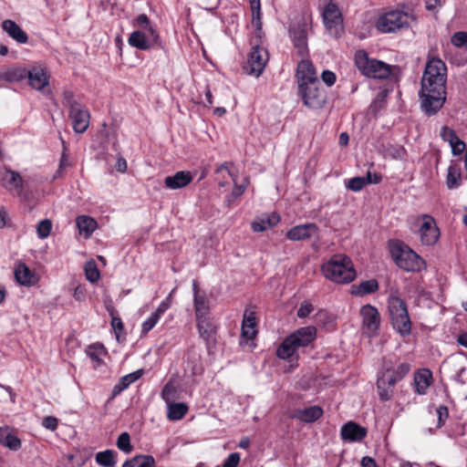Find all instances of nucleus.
Wrapping results in <instances>:
<instances>
[{
  "instance_id": "f257e3e1",
  "label": "nucleus",
  "mask_w": 467,
  "mask_h": 467,
  "mask_svg": "<svg viewBox=\"0 0 467 467\" xmlns=\"http://www.w3.org/2000/svg\"><path fill=\"white\" fill-rule=\"evenodd\" d=\"M447 67L445 63L434 57L428 61L420 81V89L439 95H447Z\"/></svg>"
},
{
  "instance_id": "f03ea898",
  "label": "nucleus",
  "mask_w": 467,
  "mask_h": 467,
  "mask_svg": "<svg viewBox=\"0 0 467 467\" xmlns=\"http://www.w3.org/2000/svg\"><path fill=\"white\" fill-rule=\"evenodd\" d=\"M321 270L326 278L337 284H348L356 277L351 259L341 254H334Z\"/></svg>"
},
{
  "instance_id": "7ed1b4c3",
  "label": "nucleus",
  "mask_w": 467,
  "mask_h": 467,
  "mask_svg": "<svg viewBox=\"0 0 467 467\" xmlns=\"http://www.w3.org/2000/svg\"><path fill=\"white\" fill-rule=\"evenodd\" d=\"M388 310L394 330L401 337L409 336L411 332V321L406 303L396 294H390L388 298Z\"/></svg>"
},
{
  "instance_id": "20e7f679",
  "label": "nucleus",
  "mask_w": 467,
  "mask_h": 467,
  "mask_svg": "<svg viewBox=\"0 0 467 467\" xmlns=\"http://www.w3.org/2000/svg\"><path fill=\"white\" fill-rule=\"evenodd\" d=\"M390 254L396 265L407 272H420L426 267L425 261L400 242L390 244Z\"/></svg>"
},
{
  "instance_id": "39448f33",
  "label": "nucleus",
  "mask_w": 467,
  "mask_h": 467,
  "mask_svg": "<svg viewBox=\"0 0 467 467\" xmlns=\"http://www.w3.org/2000/svg\"><path fill=\"white\" fill-rule=\"evenodd\" d=\"M414 20L411 14L400 9L389 10L379 16L376 21V28L383 34L395 33L408 28Z\"/></svg>"
},
{
  "instance_id": "423d86ee",
  "label": "nucleus",
  "mask_w": 467,
  "mask_h": 467,
  "mask_svg": "<svg viewBox=\"0 0 467 467\" xmlns=\"http://www.w3.org/2000/svg\"><path fill=\"white\" fill-rule=\"evenodd\" d=\"M355 65L366 77L385 79L391 73L390 66L381 60L368 57L365 50H358L355 53Z\"/></svg>"
},
{
  "instance_id": "0eeeda50",
  "label": "nucleus",
  "mask_w": 467,
  "mask_h": 467,
  "mask_svg": "<svg viewBox=\"0 0 467 467\" xmlns=\"http://www.w3.org/2000/svg\"><path fill=\"white\" fill-rule=\"evenodd\" d=\"M298 94L301 97L305 106L309 109H317L326 103V91L319 81L309 84H301L298 86Z\"/></svg>"
},
{
  "instance_id": "6e6552de",
  "label": "nucleus",
  "mask_w": 467,
  "mask_h": 467,
  "mask_svg": "<svg viewBox=\"0 0 467 467\" xmlns=\"http://www.w3.org/2000/svg\"><path fill=\"white\" fill-rule=\"evenodd\" d=\"M268 60L267 50L261 47L259 43H255L248 55L244 69L247 74L258 78L263 73Z\"/></svg>"
},
{
  "instance_id": "1a4fd4ad",
  "label": "nucleus",
  "mask_w": 467,
  "mask_h": 467,
  "mask_svg": "<svg viewBox=\"0 0 467 467\" xmlns=\"http://www.w3.org/2000/svg\"><path fill=\"white\" fill-rule=\"evenodd\" d=\"M420 109L428 116L436 115L446 102L447 95L431 93L429 90H420L419 92Z\"/></svg>"
},
{
  "instance_id": "9d476101",
  "label": "nucleus",
  "mask_w": 467,
  "mask_h": 467,
  "mask_svg": "<svg viewBox=\"0 0 467 467\" xmlns=\"http://www.w3.org/2000/svg\"><path fill=\"white\" fill-rule=\"evenodd\" d=\"M423 223L420 227V242L423 245H433L440 237V230L433 217L422 214Z\"/></svg>"
},
{
  "instance_id": "9b49d317",
  "label": "nucleus",
  "mask_w": 467,
  "mask_h": 467,
  "mask_svg": "<svg viewBox=\"0 0 467 467\" xmlns=\"http://www.w3.org/2000/svg\"><path fill=\"white\" fill-rule=\"evenodd\" d=\"M289 36L297 54L306 57L308 54L306 24H293L289 28Z\"/></svg>"
},
{
  "instance_id": "f8f14e48",
  "label": "nucleus",
  "mask_w": 467,
  "mask_h": 467,
  "mask_svg": "<svg viewBox=\"0 0 467 467\" xmlns=\"http://www.w3.org/2000/svg\"><path fill=\"white\" fill-rule=\"evenodd\" d=\"M360 315L365 333L369 337L375 336L380 324L378 309L371 305H366L360 308Z\"/></svg>"
},
{
  "instance_id": "ddd939ff",
  "label": "nucleus",
  "mask_w": 467,
  "mask_h": 467,
  "mask_svg": "<svg viewBox=\"0 0 467 467\" xmlns=\"http://www.w3.org/2000/svg\"><path fill=\"white\" fill-rule=\"evenodd\" d=\"M323 20L327 29L331 35L337 36L342 27V16L336 4L329 2L323 11Z\"/></svg>"
},
{
  "instance_id": "4468645a",
  "label": "nucleus",
  "mask_w": 467,
  "mask_h": 467,
  "mask_svg": "<svg viewBox=\"0 0 467 467\" xmlns=\"http://www.w3.org/2000/svg\"><path fill=\"white\" fill-rule=\"evenodd\" d=\"M1 184L9 192H15L18 196L22 195L24 190V180L21 175L10 168H5L1 174Z\"/></svg>"
},
{
  "instance_id": "2eb2a0df",
  "label": "nucleus",
  "mask_w": 467,
  "mask_h": 467,
  "mask_svg": "<svg viewBox=\"0 0 467 467\" xmlns=\"http://www.w3.org/2000/svg\"><path fill=\"white\" fill-rule=\"evenodd\" d=\"M368 431L355 421L349 420L340 430V436L344 441H361L367 436Z\"/></svg>"
},
{
  "instance_id": "dca6fc26",
  "label": "nucleus",
  "mask_w": 467,
  "mask_h": 467,
  "mask_svg": "<svg viewBox=\"0 0 467 467\" xmlns=\"http://www.w3.org/2000/svg\"><path fill=\"white\" fill-rule=\"evenodd\" d=\"M399 380L390 373L389 370L384 372L377 380V389L380 400L387 401L390 400L393 394L395 384Z\"/></svg>"
},
{
  "instance_id": "f3484780",
  "label": "nucleus",
  "mask_w": 467,
  "mask_h": 467,
  "mask_svg": "<svg viewBox=\"0 0 467 467\" xmlns=\"http://www.w3.org/2000/svg\"><path fill=\"white\" fill-rule=\"evenodd\" d=\"M69 117L75 132L83 133L87 130L89 125V112L83 105L69 110Z\"/></svg>"
},
{
  "instance_id": "a211bd4d",
  "label": "nucleus",
  "mask_w": 467,
  "mask_h": 467,
  "mask_svg": "<svg viewBox=\"0 0 467 467\" xmlns=\"http://www.w3.org/2000/svg\"><path fill=\"white\" fill-rule=\"evenodd\" d=\"M14 275L16 281L24 286H32L38 282L37 275L26 264L19 262L16 265Z\"/></svg>"
},
{
  "instance_id": "6ab92c4d",
  "label": "nucleus",
  "mask_w": 467,
  "mask_h": 467,
  "mask_svg": "<svg viewBox=\"0 0 467 467\" xmlns=\"http://www.w3.org/2000/svg\"><path fill=\"white\" fill-rule=\"evenodd\" d=\"M296 78L298 86L305 83H315L319 81L314 65L309 60H301L296 68Z\"/></svg>"
},
{
  "instance_id": "aec40b11",
  "label": "nucleus",
  "mask_w": 467,
  "mask_h": 467,
  "mask_svg": "<svg viewBox=\"0 0 467 467\" xmlns=\"http://www.w3.org/2000/svg\"><path fill=\"white\" fill-rule=\"evenodd\" d=\"M317 233V226L315 223H306L292 227L286 237L291 241H302L312 237Z\"/></svg>"
},
{
  "instance_id": "412c9836",
  "label": "nucleus",
  "mask_w": 467,
  "mask_h": 467,
  "mask_svg": "<svg viewBox=\"0 0 467 467\" xmlns=\"http://www.w3.org/2000/svg\"><path fill=\"white\" fill-rule=\"evenodd\" d=\"M323 410L319 406H310L305 409H296L289 416L305 423H312L321 418Z\"/></svg>"
},
{
  "instance_id": "4be33fe9",
  "label": "nucleus",
  "mask_w": 467,
  "mask_h": 467,
  "mask_svg": "<svg viewBox=\"0 0 467 467\" xmlns=\"http://www.w3.org/2000/svg\"><path fill=\"white\" fill-rule=\"evenodd\" d=\"M192 181V175L190 171H180L174 175L167 176L164 180V185L171 190H178L186 187Z\"/></svg>"
},
{
  "instance_id": "5701e85b",
  "label": "nucleus",
  "mask_w": 467,
  "mask_h": 467,
  "mask_svg": "<svg viewBox=\"0 0 467 467\" xmlns=\"http://www.w3.org/2000/svg\"><path fill=\"white\" fill-rule=\"evenodd\" d=\"M317 329L315 327H305L297 329L290 335L297 348L308 346L316 338Z\"/></svg>"
},
{
  "instance_id": "b1692460",
  "label": "nucleus",
  "mask_w": 467,
  "mask_h": 467,
  "mask_svg": "<svg viewBox=\"0 0 467 467\" xmlns=\"http://www.w3.org/2000/svg\"><path fill=\"white\" fill-rule=\"evenodd\" d=\"M2 29L19 44H26L28 40L27 34L13 20L5 19L2 22Z\"/></svg>"
},
{
  "instance_id": "393cba45",
  "label": "nucleus",
  "mask_w": 467,
  "mask_h": 467,
  "mask_svg": "<svg viewBox=\"0 0 467 467\" xmlns=\"http://www.w3.org/2000/svg\"><path fill=\"white\" fill-rule=\"evenodd\" d=\"M143 374L142 369H138L132 373L125 375L120 378L119 382L113 387L110 398L109 401L115 399L118 395H119L124 389H128L130 384L138 380Z\"/></svg>"
},
{
  "instance_id": "a878e982",
  "label": "nucleus",
  "mask_w": 467,
  "mask_h": 467,
  "mask_svg": "<svg viewBox=\"0 0 467 467\" xmlns=\"http://www.w3.org/2000/svg\"><path fill=\"white\" fill-rule=\"evenodd\" d=\"M26 78H28L30 86L35 89L42 90L48 85V77L41 67H34L31 70H27Z\"/></svg>"
},
{
  "instance_id": "bb28decb",
  "label": "nucleus",
  "mask_w": 467,
  "mask_h": 467,
  "mask_svg": "<svg viewBox=\"0 0 467 467\" xmlns=\"http://www.w3.org/2000/svg\"><path fill=\"white\" fill-rule=\"evenodd\" d=\"M256 317L254 311L245 310L242 322V336L247 339H253L257 333Z\"/></svg>"
},
{
  "instance_id": "cd10ccee",
  "label": "nucleus",
  "mask_w": 467,
  "mask_h": 467,
  "mask_svg": "<svg viewBox=\"0 0 467 467\" xmlns=\"http://www.w3.org/2000/svg\"><path fill=\"white\" fill-rule=\"evenodd\" d=\"M379 289V283L376 279H369L361 282L358 285L351 286V294L357 296H363L372 294Z\"/></svg>"
},
{
  "instance_id": "c85d7f7f",
  "label": "nucleus",
  "mask_w": 467,
  "mask_h": 467,
  "mask_svg": "<svg viewBox=\"0 0 467 467\" xmlns=\"http://www.w3.org/2000/svg\"><path fill=\"white\" fill-rule=\"evenodd\" d=\"M0 443L12 451H17L21 447V441L8 427H0Z\"/></svg>"
},
{
  "instance_id": "c756f323",
  "label": "nucleus",
  "mask_w": 467,
  "mask_h": 467,
  "mask_svg": "<svg viewBox=\"0 0 467 467\" xmlns=\"http://www.w3.org/2000/svg\"><path fill=\"white\" fill-rule=\"evenodd\" d=\"M462 184V170L457 164H451L448 168L446 185L448 189H457Z\"/></svg>"
},
{
  "instance_id": "7c9ffc66",
  "label": "nucleus",
  "mask_w": 467,
  "mask_h": 467,
  "mask_svg": "<svg viewBox=\"0 0 467 467\" xmlns=\"http://www.w3.org/2000/svg\"><path fill=\"white\" fill-rule=\"evenodd\" d=\"M280 217L272 213L271 215L264 216L252 223V229L255 233H260L271 228L278 223Z\"/></svg>"
},
{
  "instance_id": "2f4dec72",
  "label": "nucleus",
  "mask_w": 467,
  "mask_h": 467,
  "mask_svg": "<svg viewBox=\"0 0 467 467\" xmlns=\"http://www.w3.org/2000/svg\"><path fill=\"white\" fill-rule=\"evenodd\" d=\"M76 224L80 234H85L87 237L89 236L97 227V222L87 215H81L77 217Z\"/></svg>"
},
{
  "instance_id": "473e14b6",
  "label": "nucleus",
  "mask_w": 467,
  "mask_h": 467,
  "mask_svg": "<svg viewBox=\"0 0 467 467\" xmlns=\"http://www.w3.org/2000/svg\"><path fill=\"white\" fill-rule=\"evenodd\" d=\"M296 348L297 347L295 345V341L292 340V337L289 335L277 348L276 355L281 359H287L295 354Z\"/></svg>"
},
{
  "instance_id": "72a5a7b5",
  "label": "nucleus",
  "mask_w": 467,
  "mask_h": 467,
  "mask_svg": "<svg viewBox=\"0 0 467 467\" xmlns=\"http://www.w3.org/2000/svg\"><path fill=\"white\" fill-rule=\"evenodd\" d=\"M196 320L200 337L205 341H209L215 333V327L207 317L196 318Z\"/></svg>"
},
{
  "instance_id": "f704fd0d",
  "label": "nucleus",
  "mask_w": 467,
  "mask_h": 467,
  "mask_svg": "<svg viewBox=\"0 0 467 467\" xmlns=\"http://www.w3.org/2000/svg\"><path fill=\"white\" fill-rule=\"evenodd\" d=\"M129 44L140 50H147L150 48V45L147 36L141 31H133L128 39Z\"/></svg>"
},
{
  "instance_id": "c9c22d12",
  "label": "nucleus",
  "mask_w": 467,
  "mask_h": 467,
  "mask_svg": "<svg viewBox=\"0 0 467 467\" xmlns=\"http://www.w3.org/2000/svg\"><path fill=\"white\" fill-rule=\"evenodd\" d=\"M194 310L196 318L207 317L210 311L209 303L204 293L196 294L194 297Z\"/></svg>"
},
{
  "instance_id": "e433bc0d",
  "label": "nucleus",
  "mask_w": 467,
  "mask_h": 467,
  "mask_svg": "<svg viewBox=\"0 0 467 467\" xmlns=\"http://www.w3.org/2000/svg\"><path fill=\"white\" fill-rule=\"evenodd\" d=\"M155 460L151 455H137L127 461L122 467H154Z\"/></svg>"
},
{
  "instance_id": "4c0bfd02",
  "label": "nucleus",
  "mask_w": 467,
  "mask_h": 467,
  "mask_svg": "<svg viewBox=\"0 0 467 467\" xmlns=\"http://www.w3.org/2000/svg\"><path fill=\"white\" fill-rule=\"evenodd\" d=\"M431 374L430 370H424L421 373H417L414 377L416 390L419 394H425L427 389L431 385Z\"/></svg>"
},
{
  "instance_id": "58836bf2",
  "label": "nucleus",
  "mask_w": 467,
  "mask_h": 467,
  "mask_svg": "<svg viewBox=\"0 0 467 467\" xmlns=\"http://www.w3.org/2000/svg\"><path fill=\"white\" fill-rule=\"evenodd\" d=\"M187 411L188 407L184 403H168V419L171 420L182 419Z\"/></svg>"
},
{
  "instance_id": "ea45409f",
  "label": "nucleus",
  "mask_w": 467,
  "mask_h": 467,
  "mask_svg": "<svg viewBox=\"0 0 467 467\" xmlns=\"http://www.w3.org/2000/svg\"><path fill=\"white\" fill-rule=\"evenodd\" d=\"M117 453L112 450H106L96 454L95 460L98 464L104 467H112L116 464Z\"/></svg>"
},
{
  "instance_id": "a19ab883",
  "label": "nucleus",
  "mask_w": 467,
  "mask_h": 467,
  "mask_svg": "<svg viewBox=\"0 0 467 467\" xmlns=\"http://www.w3.org/2000/svg\"><path fill=\"white\" fill-rule=\"evenodd\" d=\"M87 355L93 361L97 368L102 363L101 358L106 355V349L102 345H91L87 349Z\"/></svg>"
},
{
  "instance_id": "79ce46f5",
  "label": "nucleus",
  "mask_w": 467,
  "mask_h": 467,
  "mask_svg": "<svg viewBox=\"0 0 467 467\" xmlns=\"http://www.w3.org/2000/svg\"><path fill=\"white\" fill-rule=\"evenodd\" d=\"M368 184H370L369 171L364 177H354L348 180L347 183V188L352 192H358Z\"/></svg>"
},
{
  "instance_id": "37998d69",
  "label": "nucleus",
  "mask_w": 467,
  "mask_h": 467,
  "mask_svg": "<svg viewBox=\"0 0 467 467\" xmlns=\"http://www.w3.org/2000/svg\"><path fill=\"white\" fill-rule=\"evenodd\" d=\"M252 26L255 28V36L260 40L263 36V23L261 18V7H251Z\"/></svg>"
},
{
  "instance_id": "c03bdc74",
  "label": "nucleus",
  "mask_w": 467,
  "mask_h": 467,
  "mask_svg": "<svg viewBox=\"0 0 467 467\" xmlns=\"http://www.w3.org/2000/svg\"><path fill=\"white\" fill-rule=\"evenodd\" d=\"M27 70L21 67H16L7 70L4 74V78L8 82H18L26 78Z\"/></svg>"
},
{
  "instance_id": "a18cd8bd",
  "label": "nucleus",
  "mask_w": 467,
  "mask_h": 467,
  "mask_svg": "<svg viewBox=\"0 0 467 467\" xmlns=\"http://www.w3.org/2000/svg\"><path fill=\"white\" fill-rule=\"evenodd\" d=\"M86 278L90 283H96L100 278V274L95 261L90 260L84 266Z\"/></svg>"
},
{
  "instance_id": "49530a36",
  "label": "nucleus",
  "mask_w": 467,
  "mask_h": 467,
  "mask_svg": "<svg viewBox=\"0 0 467 467\" xmlns=\"http://www.w3.org/2000/svg\"><path fill=\"white\" fill-rule=\"evenodd\" d=\"M385 154L395 160H402L406 155V150L400 145H389L385 149Z\"/></svg>"
},
{
  "instance_id": "de8ad7c7",
  "label": "nucleus",
  "mask_w": 467,
  "mask_h": 467,
  "mask_svg": "<svg viewBox=\"0 0 467 467\" xmlns=\"http://www.w3.org/2000/svg\"><path fill=\"white\" fill-rule=\"evenodd\" d=\"M134 26L147 30L152 37H155V30L150 26V20L145 14L137 16Z\"/></svg>"
},
{
  "instance_id": "09e8293b",
  "label": "nucleus",
  "mask_w": 467,
  "mask_h": 467,
  "mask_svg": "<svg viewBox=\"0 0 467 467\" xmlns=\"http://www.w3.org/2000/svg\"><path fill=\"white\" fill-rule=\"evenodd\" d=\"M52 223L49 219H45L40 221L36 226V233L39 238L45 239L47 238L51 232Z\"/></svg>"
},
{
  "instance_id": "8fccbe9b",
  "label": "nucleus",
  "mask_w": 467,
  "mask_h": 467,
  "mask_svg": "<svg viewBox=\"0 0 467 467\" xmlns=\"http://www.w3.org/2000/svg\"><path fill=\"white\" fill-rule=\"evenodd\" d=\"M117 447L126 453H129L132 451V446L130 444V437L128 432H122L119 436L117 440Z\"/></svg>"
},
{
  "instance_id": "3c124183",
  "label": "nucleus",
  "mask_w": 467,
  "mask_h": 467,
  "mask_svg": "<svg viewBox=\"0 0 467 467\" xmlns=\"http://www.w3.org/2000/svg\"><path fill=\"white\" fill-rule=\"evenodd\" d=\"M63 104L69 109L78 108L81 106V103L75 98L74 93L71 90L63 91Z\"/></svg>"
},
{
  "instance_id": "603ef678",
  "label": "nucleus",
  "mask_w": 467,
  "mask_h": 467,
  "mask_svg": "<svg viewBox=\"0 0 467 467\" xmlns=\"http://www.w3.org/2000/svg\"><path fill=\"white\" fill-rule=\"evenodd\" d=\"M60 140H61V142H62V145H63V151H62V155H61V158H60L58 170L57 171V174L54 176V179H56L62 172V171L65 168L69 167L71 165L70 161H69L68 154L67 152V148L66 142H65V140L62 138H60Z\"/></svg>"
},
{
  "instance_id": "864d4df0",
  "label": "nucleus",
  "mask_w": 467,
  "mask_h": 467,
  "mask_svg": "<svg viewBox=\"0 0 467 467\" xmlns=\"http://www.w3.org/2000/svg\"><path fill=\"white\" fill-rule=\"evenodd\" d=\"M175 394H176V389L173 385V383L171 382V380H170L169 382H167L162 390H161V399L167 402V403H170L171 400L175 399Z\"/></svg>"
},
{
  "instance_id": "5fc2aeb1",
  "label": "nucleus",
  "mask_w": 467,
  "mask_h": 467,
  "mask_svg": "<svg viewBox=\"0 0 467 467\" xmlns=\"http://www.w3.org/2000/svg\"><path fill=\"white\" fill-rule=\"evenodd\" d=\"M160 317H161L155 312L151 313L150 316L142 323L141 332L146 334L151 330L159 321Z\"/></svg>"
},
{
  "instance_id": "6e6d98bb",
  "label": "nucleus",
  "mask_w": 467,
  "mask_h": 467,
  "mask_svg": "<svg viewBox=\"0 0 467 467\" xmlns=\"http://www.w3.org/2000/svg\"><path fill=\"white\" fill-rule=\"evenodd\" d=\"M451 44L457 47H465L467 50V33L457 32L451 36Z\"/></svg>"
},
{
  "instance_id": "4d7b16f0",
  "label": "nucleus",
  "mask_w": 467,
  "mask_h": 467,
  "mask_svg": "<svg viewBox=\"0 0 467 467\" xmlns=\"http://www.w3.org/2000/svg\"><path fill=\"white\" fill-rule=\"evenodd\" d=\"M441 138L451 144L458 136L455 131L448 126H442L440 132Z\"/></svg>"
},
{
  "instance_id": "13d9d810",
  "label": "nucleus",
  "mask_w": 467,
  "mask_h": 467,
  "mask_svg": "<svg viewBox=\"0 0 467 467\" xmlns=\"http://www.w3.org/2000/svg\"><path fill=\"white\" fill-rule=\"evenodd\" d=\"M410 366L408 363L400 364L394 371L390 373L398 379H403L410 371Z\"/></svg>"
},
{
  "instance_id": "bf43d9fd",
  "label": "nucleus",
  "mask_w": 467,
  "mask_h": 467,
  "mask_svg": "<svg viewBox=\"0 0 467 467\" xmlns=\"http://www.w3.org/2000/svg\"><path fill=\"white\" fill-rule=\"evenodd\" d=\"M111 327L116 334V337L119 340L120 334L123 332L124 326L122 320L119 317H112Z\"/></svg>"
},
{
  "instance_id": "052dcab7",
  "label": "nucleus",
  "mask_w": 467,
  "mask_h": 467,
  "mask_svg": "<svg viewBox=\"0 0 467 467\" xmlns=\"http://www.w3.org/2000/svg\"><path fill=\"white\" fill-rule=\"evenodd\" d=\"M451 152L454 156L460 155L465 150V143L459 138H456L451 144Z\"/></svg>"
},
{
  "instance_id": "680f3d73",
  "label": "nucleus",
  "mask_w": 467,
  "mask_h": 467,
  "mask_svg": "<svg viewBox=\"0 0 467 467\" xmlns=\"http://www.w3.org/2000/svg\"><path fill=\"white\" fill-rule=\"evenodd\" d=\"M313 310L314 306L312 304L308 302H304L298 308L296 315L299 318H304L306 317Z\"/></svg>"
},
{
  "instance_id": "e2e57ef3",
  "label": "nucleus",
  "mask_w": 467,
  "mask_h": 467,
  "mask_svg": "<svg viewBox=\"0 0 467 467\" xmlns=\"http://www.w3.org/2000/svg\"><path fill=\"white\" fill-rule=\"evenodd\" d=\"M321 78L326 85L331 87L335 84L337 77L333 71L324 70L321 74Z\"/></svg>"
},
{
  "instance_id": "0e129e2a",
  "label": "nucleus",
  "mask_w": 467,
  "mask_h": 467,
  "mask_svg": "<svg viewBox=\"0 0 467 467\" xmlns=\"http://www.w3.org/2000/svg\"><path fill=\"white\" fill-rule=\"evenodd\" d=\"M42 425L44 428L55 431L58 425V420L53 416H47L43 419Z\"/></svg>"
},
{
  "instance_id": "69168bd1",
  "label": "nucleus",
  "mask_w": 467,
  "mask_h": 467,
  "mask_svg": "<svg viewBox=\"0 0 467 467\" xmlns=\"http://www.w3.org/2000/svg\"><path fill=\"white\" fill-rule=\"evenodd\" d=\"M240 462V454L237 452H233L229 454L227 459L224 461L222 467H237Z\"/></svg>"
},
{
  "instance_id": "338daca9",
  "label": "nucleus",
  "mask_w": 467,
  "mask_h": 467,
  "mask_svg": "<svg viewBox=\"0 0 467 467\" xmlns=\"http://www.w3.org/2000/svg\"><path fill=\"white\" fill-rule=\"evenodd\" d=\"M437 415H438V426L441 427L444 424L446 419L449 417V411H448L447 407L440 406L437 409Z\"/></svg>"
},
{
  "instance_id": "774afa93",
  "label": "nucleus",
  "mask_w": 467,
  "mask_h": 467,
  "mask_svg": "<svg viewBox=\"0 0 467 467\" xmlns=\"http://www.w3.org/2000/svg\"><path fill=\"white\" fill-rule=\"evenodd\" d=\"M87 290L85 285H78L74 289L73 296L77 301L82 302L86 299Z\"/></svg>"
}]
</instances>
